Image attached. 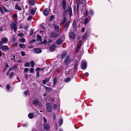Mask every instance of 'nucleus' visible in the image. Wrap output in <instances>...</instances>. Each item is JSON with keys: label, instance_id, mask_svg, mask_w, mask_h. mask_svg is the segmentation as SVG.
Listing matches in <instances>:
<instances>
[{"label": "nucleus", "instance_id": "obj_1", "mask_svg": "<svg viewBox=\"0 0 131 131\" xmlns=\"http://www.w3.org/2000/svg\"><path fill=\"white\" fill-rule=\"evenodd\" d=\"M66 2L64 1L62 2V8L63 9L64 13L65 14H67L68 13L69 14V15L70 17L72 15V8L70 7H68V9L66 10Z\"/></svg>", "mask_w": 131, "mask_h": 131}, {"label": "nucleus", "instance_id": "obj_2", "mask_svg": "<svg viewBox=\"0 0 131 131\" xmlns=\"http://www.w3.org/2000/svg\"><path fill=\"white\" fill-rule=\"evenodd\" d=\"M81 44V42H79L77 48L75 50L76 53L75 54V56H76V57L79 59H80L81 58L83 53V52L81 51L79 52Z\"/></svg>", "mask_w": 131, "mask_h": 131}, {"label": "nucleus", "instance_id": "obj_3", "mask_svg": "<svg viewBox=\"0 0 131 131\" xmlns=\"http://www.w3.org/2000/svg\"><path fill=\"white\" fill-rule=\"evenodd\" d=\"M10 26L11 29H14V32H16L17 28V21H15L12 23L10 24Z\"/></svg>", "mask_w": 131, "mask_h": 131}, {"label": "nucleus", "instance_id": "obj_4", "mask_svg": "<svg viewBox=\"0 0 131 131\" xmlns=\"http://www.w3.org/2000/svg\"><path fill=\"white\" fill-rule=\"evenodd\" d=\"M52 108L51 107V105L50 103H48L46 104V109L47 112H50L52 111Z\"/></svg>", "mask_w": 131, "mask_h": 131}, {"label": "nucleus", "instance_id": "obj_5", "mask_svg": "<svg viewBox=\"0 0 131 131\" xmlns=\"http://www.w3.org/2000/svg\"><path fill=\"white\" fill-rule=\"evenodd\" d=\"M8 40L6 37H3L1 39V40L0 41V46L3 44L6 43L8 41Z\"/></svg>", "mask_w": 131, "mask_h": 131}, {"label": "nucleus", "instance_id": "obj_6", "mask_svg": "<svg viewBox=\"0 0 131 131\" xmlns=\"http://www.w3.org/2000/svg\"><path fill=\"white\" fill-rule=\"evenodd\" d=\"M0 49L4 51L8 50L9 49L8 46L2 45H1V46H0Z\"/></svg>", "mask_w": 131, "mask_h": 131}, {"label": "nucleus", "instance_id": "obj_7", "mask_svg": "<svg viewBox=\"0 0 131 131\" xmlns=\"http://www.w3.org/2000/svg\"><path fill=\"white\" fill-rule=\"evenodd\" d=\"M73 60V59H70L69 56H68L65 59L64 62L66 64H68Z\"/></svg>", "mask_w": 131, "mask_h": 131}, {"label": "nucleus", "instance_id": "obj_8", "mask_svg": "<svg viewBox=\"0 0 131 131\" xmlns=\"http://www.w3.org/2000/svg\"><path fill=\"white\" fill-rule=\"evenodd\" d=\"M33 103L36 105L41 107L42 106V104L40 103L38 100L37 99H35L33 101Z\"/></svg>", "mask_w": 131, "mask_h": 131}, {"label": "nucleus", "instance_id": "obj_9", "mask_svg": "<svg viewBox=\"0 0 131 131\" xmlns=\"http://www.w3.org/2000/svg\"><path fill=\"white\" fill-rule=\"evenodd\" d=\"M81 68L83 70H85L87 67V63L86 62L83 61L81 63Z\"/></svg>", "mask_w": 131, "mask_h": 131}, {"label": "nucleus", "instance_id": "obj_10", "mask_svg": "<svg viewBox=\"0 0 131 131\" xmlns=\"http://www.w3.org/2000/svg\"><path fill=\"white\" fill-rule=\"evenodd\" d=\"M69 36L70 38L72 39H74L75 37L74 33L73 32H70L69 33Z\"/></svg>", "mask_w": 131, "mask_h": 131}, {"label": "nucleus", "instance_id": "obj_11", "mask_svg": "<svg viewBox=\"0 0 131 131\" xmlns=\"http://www.w3.org/2000/svg\"><path fill=\"white\" fill-rule=\"evenodd\" d=\"M58 35L59 34L56 32H52L50 36L52 38H55L57 37Z\"/></svg>", "mask_w": 131, "mask_h": 131}, {"label": "nucleus", "instance_id": "obj_12", "mask_svg": "<svg viewBox=\"0 0 131 131\" xmlns=\"http://www.w3.org/2000/svg\"><path fill=\"white\" fill-rule=\"evenodd\" d=\"M78 61L77 60H76L74 65V69L76 71H77L78 69Z\"/></svg>", "mask_w": 131, "mask_h": 131}, {"label": "nucleus", "instance_id": "obj_13", "mask_svg": "<svg viewBox=\"0 0 131 131\" xmlns=\"http://www.w3.org/2000/svg\"><path fill=\"white\" fill-rule=\"evenodd\" d=\"M34 50L36 53H39L41 52V50L39 48H35Z\"/></svg>", "mask_w": 131, "mask_h": 131}, {"label": "nucleus", "instance_id": "obj_14", "mask_svg": "<svg viewBox=\"0 0 131 131\" xmlns=\"http://www.w3.org/2000/svg\"><path fill=\"white\" fill-rule=\"evenodd\" d=\"M44 129L46 130H49V126L48 124H45L43 125Z\"/></svg>", "mask_w": 131, "mask_h": 131}, {"label": "nucleus", "instance_id": "obj_15", "mask_svg": "<svg viewBox=\"0 0 131 131\" xmlns=\"http://www.w3.org/2000/svg\"><path fill=\"white\" fill-rule=\"evenodd\" d=\"M77 26V23L75 20H74L73 21L72 26L73 29H75Z\"/></svg>", "mask_w": 131, "mask_h": 131}, {"label": "nucleus", "instance_id": "obj_16", "mask_svg": "<svg viewBox=\"0 0 131 131\" xmlns=\"http://www.w3.org/2000/svg\"><path fill=\"white\" fill-rule=\"evenodd\" d=\"M50 80V78H48L43 80L42 81V83L45 84L47 82H48Z\"/></svg>", "mask_w": 131, "mask_h": 131}, {"label": "nucleus", "instance_id": "obj_17", "mask_svg": "<svg viewBox=\"0 0 131 131\" xmlns=\"http://www.w3.org/2000/svg\"><path fill=\"white\" fill-rule=\"evenodd\" d=\"M63 19L61 22V23L60 24V25H62L64 22H65L66 20V17L65 14H63Z\"/></svg>", "mask_w": 131, "mask_h": 131}, {"label": "nucleus", "instance_id": "obj_18", "mask_svg": "<svg viewBox=\"0 0 131 131\" xmlns=\"http://www.w3.org/2000/svg\"><path fill=\"white\" fill-rule=\"evenodd\" d=\"M54 27L56 31L58 32L59 31V28L58 25L56 24H54Z\"/></svg>", "mask_w": 131, "mask_h": 131}, {"label": "nucleus", "instance_id": "obj_19", "mask_svg": "<svg viewBox=\"0 0 131 131\" xmlns=\"http://www.w3.org/2000/svg\"><path fill=\"white\" fill-rule=\"evenodd\" d=\"M62 41L61 38L57 40L56 41L58 45H60V44L62 43Z\"/></svg>", "mask_w": 131, "mask_h": 131}, {"label": "nucleus", "instance_id": "obj_20", "mask_svg": "<svg viewBox=\"0 0 131 131\" xmlns=\"http://www.w3.org/2000/svg\"><path fill=\"white\" fill-rule=\"evenodd\" d=\"M37 40L38 41H42V39L41 36L39 35H37Z\"/></svg>", "mask_w": 131, "mask_h": 131}, {"label": "nucleus", "instance_id": "obj_21", "mask_svg": "<svg viewBox=\"0 0 131 131\" xmlns=\"http://www.w3.org/2000/svg\"><path fill=\"white\" fill-rule=\"evenodd\" d=\"M55 46L54 45H51L50 47V50L51 51H53L55 49Z\"/></svg>", "mask_w": 131, "mask_h": 131}, {"label": "nucleus", "instance_id": "obj_22", "mask_svg": "<svg viewBox=\"0 0 131 131\" xmlns=\"http://www.w3.org/2000/svg\"><path fill=\"white\" fill-rule=\"evenodd\" d=\"M29 3L32 6L35 5V2L34 0H30L29 1Z\"/></svg>", "mask_w": 131, "mask_h": 131}, {"label": "nucleus", "instance_id": "obj_23", "mask_svg": "<svg viewBox=\"0 0 131 131\" xmlns=\"http://www.w3.org/2000/svg\"><path fill=\"white\" fill-rule=\"evenodd\" d=\"M19 41L23 43L25 42V39L24 38H21L19 39Z\"/></svg>", "mask_w": 131, "mask_h": 131}, {"label": "nucleus", "instance_id": "obj_24", "mask_svg": "<svg viewBox=\"0 0 131 131\" xmlns=\"http://www.w3.org/2000/svg\"><path fill=\"white\" fill-rule=\"evenodd\" d=\"M43 13L45 15H47L48 14L49 12L47 10L44 9L43 11Z\"/></svg>", "mask_w": 131, "mask_h": 131}, {"label": "nucleus", "instance_id": "obj_25", "mask_svg": "<svg viewBox=\"0 0 131 131\" xmlns=\"http://www.w3.org/2000/svg\"><path fill=\"white\" fill-rule=\"evenodd\" d=\"M15 9L19 10H21V8L19 6L16 5L15 6Z\"/></svg>", "mask_w": 131, "mask_h": 131}, {"label": "nucleus", "instance_id": "obj_26", "mask_svg": "<svg viewBox=\"0 0 131 131\" xmlns=\"http://www.w3.org/2000/svg\"><path fill=\"white\" fill-rule=\"evenodd\" d=\"M34 115L32 113H30L28 114V117L31 119L32 118L34 117Z\"/></svg>", "mask_w": 131, "mask_h": 131}, {"label": "nucleus", "instance_id": "obj_27", "mask_svg": "<svg viewBox=\"0 0 131 131\" xmlns=\"http://www.w3.org/2000/svg\"><path fill=\"white\" fill-rule=\"evenodd\" d=\"M35 12L36 10L34 9H31L30 10L31 13V14L32 15H34L35 14Z\"/></svg>", "mask_w": 131, "mask_h": 131}, {"label": "nucleus", "instance_id": "obj_28", "mask_svg": "<svg viewBox=\"0 0 131 131\" xmlns=\"http://www.w3.org/2000/svg\"><path fill=\"white\" fill-rule=\"evenodd\" d=\"M70 23V21H68V22H67L65 25L64 27V28H66L67 27V29H68Z\"/></svg>", "mask_w": 131, "mask_h": 131}, {"label": "nucleus", "instance_id": "obj_29", "mask_svg": "<svg viewBox=\"0 0 131 131\" xmlns=\"http://www.w3.org/2000/svg\"><path fill=\"white\" fill-rule=\"evenodd\" d=\"M19 46L21 48H24L25 47V45L23 44L19 43Z\"/></svg>", "mask_w": 131, "mask_h": 131}, {"label": "nucleus", "instance_id": "obj_30", "mask_svg": "<svg viewBox=\"0 0 131 131\" xmlns=\"http://www.w3.org/2000/svg\"><path fill=\"white\" fill-rule=\"evenodd\" d=\"M71 80V78H67L65 79L64 80V81L66 82H69Z\"/></svg>", "mask_w": 131, "mask_h": 131}, {"label": "nucleus", "instance_id": "obj_31", "mask_svg": "<svg viewBox=\"0 0 131 131\" xmlns=\"http://www.w3.org/2000/svg\"><path fill=\"white\" fill-rule=\"evenodd\" d=\"M88 22V18L86 17L85 18V21L84 23L85 24H86Z\"/></svg>", "mask_w": 131, "mask_h": 131}, {"label": "nucleus", "instance_id": "obj_32", "mask_svg": "<svg viewBox=\"0 0 131 131\" xmlns=\"http://www.w3.org/2000/svg\"><path fill=\"white\" fill-rule=\"evenodd\" d=\"M17 35L20 37H22L24 36V33L22 32L18 33Z\"/></svg>", "mask_w": 131, "mask_h": 131}, {"label": "nucleus", "instance_id": "obj_33", "mask_svg": "<svg viewBox=\"0 0 131 131\" xmlns=\"http://www.w3.org/2000/svg\"><path fill=\"white\" fill-rule=\"evenodd\" d=\"M12 69H13V68H10L8 70V71L7 72V75H9V74L10 73V72L12 70Z\"/></svg>", "mask_w": 131, "mask_h": 131}, {"label": "nucleus", "instance_id": "obj_34", "mask_svg": "<svg viewBox=\"0 0 131 131\" xmlns=\"http://www.w3.org/2000/svg\"><path fill=\"white\" fill-rule=\"evenodd\" d=\"M30 64L31 65V67H34V66L35 63L33 61H32L30 62Z\"/></svg>", "mask_w": 131, "mask_h": 131}, {"label": "nucleus", "instance_id": "obj_35", "mask_svg": "<svg viewBox=\"0 0 131 131\" xmlns=\"http://www.w3.org/2000/svg\"><path fill=\"white\" fill-rule=\"evenodd\" d=\"M45 88L46 89V90L47 91H49L50 90H51V89H52L51 88H48V87H46V86H45Z\"/></svg>", "mask_w": 131, "mask_h": 131}, {"label": "nucleus", "instance_id": "obj_36", "mask_svg": "<svg viewBox=\"0 0 131 131\" xmlns=\"http://www.w3.org/2000/svg\"><path fill=\"white\" fill-rule=\"evenodd\" d=\"M14 72H12L9 75V78H12L13 76L14 75Z\"/></svg>", "mask_w": 131, "mask_h": 131}, {"label": "nucleus", "instance_id": "obj_37", "mask_svg": "<svg viewBox=\"0 0 131 131\" xmlns=\"http://www.w3.org/2000/svg\"><path fill=\"white\" fill-rule=\"evenodd\" d=\"M89 12L90 14L91 15H93L94 13L93 11L91 9L89 10Z\"/></svg>", "mask_w": 131, "mask_h": 131}, {"label": "nucleus", "instance_id": "obj_38", "mask_svg": "<svg viewBox=\"0 0 131 131\" xmlns=\"http://www.w3.org/2000/svg\"><path fill=\"white\" fill-rule=\"evenodd\" d=\"M63 123V120L62 119H60V120L59 122V126L61 125Z\"/></svg>", "mask_w": 131, "mask_h": 131}, {"label": "nucleus", "instance_id": "obj_39", "mask_svg": "<svg viewBox=\"0 0 131 131\" xmlns=\"http://www.w3.org/2000/svg\"><path fill=\"white\" fill-rule=\"evenodd\" d=\"M25 75V77L26 79L27 80L28 79V77L29 76L26 73H24Z\"/></svg>", "mask_w": 131, "mask_h": 131}, {"label": "nucleus", "instance_id": "obj_40", "mask_svg": "<svg viewBox=\"0 0 131 131\" xmlns=\"http://www.w3.org/2000/svg\"><path fill=\"white\" fill-rule=\"evenodd\" d=\"M47 42V40L45 39L44 40V41L43 42L41 41V43H40V45L42 44H43Z\"/></svg>", "mask_w": 131, "mask_h": 131}, {"label": "nucleus", "instance_id": "obj_41", "mask_svg": "<svg viewBox=\"0 0 131 131\" xmlns=\"http://www.w3.org/2000/svg\"><path fill=\"white\" fill-rule=\"evenodd\" d=\"M34 71V69L33 68H31L30 69V72L31 73H32Z\"/></svg>", "mask_w": 131, "mask_h": 131}, {"label": "nucleus", "instance_id": "obj_42", "mask_svg": "<svg viewBox=\"0 0 131 131\" xmlns=\"http://www.w3.org/2000/svg\"><path fill=\"white\" fill-rule=\"evenodd\" d=\"M6 89L7 90L9 91L10 89V86L8 84H7L6 85Z\"/></svg>", "mask_w": 131, "mask_h": 131}, {"label": "nucleus", "instance_id": "obj_43", "mask_svg": "<svg viewBox=\"0 0 131 131\" xmlns=\"http://www.w3.org/2000/svg\"><path fill=\"white\" fill-rule=\"evenodd\" d=\"M29 92V90H27L26 91H25L24 92V94L25 95L27 96L28 95Z\"/></svg>", "mask_w": 131, "mask_h": 131}, {"label": "nucleus", "instance_id": "obj_44", "mask_svg": "<svg viewBox=\"0 0 131 131\" xmlns=\"http://www.w3.org/2000/svg\"><path fill=\"white\" fill-rule=\"evenodd\" d=\"M30 65V63H29L27 62H26V64L25 65V66L26 67H28Z\"/></svg>", "mask_w": 131, "mask_h": 131}, {"label": "nucleus", "instance_id": "obj_45", "mask_svg": "<svg viewBox=\"0 0 131 131\" xmlns=\"http://www.w3.org/2000/svg\"><path fill=\"white\" fill-rule=\"evenodd\" d=\"M21 54L22 56H24L25 55V52L23 51H22L21 52Z\"/></svg>", "mask_w": 131, "mask_h": 131}, {"label": "nucleus", "instance_id": "obj_46", "mask_svg": "<svg viewBox=\"0 0 131 131\" xmlns=\"http://www.w3.org/2000/svg\"><path fill=\"white\" fill-rule=\"evenodd\" d=\"M0 11L1 12V13L2 14H4V11L3 10V9L2 8L0 7Z\"/></svg>", "mask_w": 131, "mask_h": 131}, {"label": "nucleus", "instance_id": "obj_47", "mask_svg": "<svg viewBox=\"0 0 131 131\" xmlns=\"http://www.w3.org/2000/svg\"><path fill=\"white\" fill-rule=\"evenodd\" d=\"M29 69L28 68H25L24 70V71L25 72H27L29 70Z\"/></svg>", "mask_w": 131, "mask_h": 131}, {"label": "nucleus", "instance_id": "obj_48", "mask_svg": "<svg viewBox=\"0 0 131 131\" xmlns=\"http://www.w3.org/2000/svg\"><path fill=\"white\" fill-rule=\"evenodd\" d=\"M57 107V105L56 104H54L53 105V107L54 109H55Z\"/></svg>", "mask_w": 131, "mask_h": 131}, {"label": "nucleus", "instance_id": "obj_49", "mask_svg": "<svg viewBox=\"0 0 131 131\" xmlns=\"http://www.w3.org/2000/svg\"><path fill=\"white\" fill-rule=\"evenodd\" d=\"M32 18V17L31 16H30L29 17H28V20H30Z\"/></svg>", "mask_w": 131, "mask_h": 131}, {"label": "nucleus", "instance_id": "obj_50", "mask_svg": "<svg viewBox=\"0 0 131 131\" xmlns=\"http://www.w3.org/2000/svg\"><path fill=\"white\" fill-rule=\"evenodd\" d=\"M43 120L44 122V123H46L47 122V120H46V118L45 117H43Z\"/></svg>", "mask_w": 131, "mask_h": 131}, {"label": "nucleus", "instance_id": "obj_51", "mask_svg": "<svg viewBox=\"0 0 131 131\" xmlns=\"http://www.w3.org/2000/svg\"><path fill=\"white\" fill-rule=\"evenodd\" d=\"M35 40H32L30 41V43L31 44H32L33 42H35Z\"/></svg>", "mask_w": 131, "mask_h": 131}, {"label": "nucleus", "instance_id": "obj_52", "mask_svg": "<svg viewBox=\"0 0 131 131\" xmlns=\"http://www.w3.org/2000/svg\"><path fill=\"white\" fill-rule=\"evenodd\" d=\"M36 76L37 77H38L39 76V71H37V72Z\"/></svg>", "mask_w": 131, "mask_h": 131}, {"label": "nucleus", "instance_id": "obj_53", "mask_svg": "<svg viewBox=\"0 0 131 131\" xmlns=\"http://www.w3.org/2000/svg\"><path fill=\"white\" fill-rule=\"evenodd\" d=\"M41 70V68H36V71H38L39 70Z\"/></svg>", "mask_w": 131, "mask_h": 131}, {"label": "nucleus", "instance_id": "obj_54", "mask_svg": "<svg viewBox=\"0 0 131 131\" xmlns=\"http://www.w3.org/2000/svg\"><path fill=\"white\" fill-rule=\"evenodd\" d=\"M85 30V28L84 27H83L81 30V32H84Z\"/></svg>", "mask_w": 131, "mask_h": 131}, {"label": "nucleus", "instance_id": "obj_55", "mask_svg": "<svg viewBox=\"0 0 131 131\" xmlns=\"http://www.w3.org/2000/svg\"><path fill=\"white\" fill-rule=\"evenodd\" d=\"M13 17L14 18H17V15L16 14H15L13 15Z\"/></svg>", "mask_w": 131, "mask_h": 131}, {"label": "nucleus", "instance_id": "obj_56", "mask_svg": "<svg viewBox=\"0 0 131 131\" xmlns=\"http://www.w3.org/2000/svg\"><path fill=\"white\" fill-rule=\"evenodd\" d=\"M57 82V80L56 79H54L53 80V83L56 84Z\"/></svg>", "mask_w": 131, "mask_h": 131}, {"label": "nucleus", "instance_id": "obj_57", "mask_svg": "<svg viewBox=\"0 0 131 131\" xmlns=\"http://www.w3.org/2000/svg\"><path fill=\"white\" fill-rule=\"evenodd\" d=\"M85 75L86 77H88L89 75V74L88 72H86L85 74Z\"/></svg>", "mask_w": 131, "mask_h": 131}, {"label": "nucleus", "instance_id": "obj_58", "mask_svg": "<svg viewBox=\"0 0 131 131\" xmlns=\"http://www.w3.org/2000/svg\"><path fill=\"white\" fill-rule=\"evenodd\" d=\"M28 28V26H25L24 27V29L25 30H27V29Z\"/></svg>", "mask_w": 131, "mask_h": 131}, {"label": "nucleus", "instance_id": "obj_59", "mask_svg": "<svg viewBox=\"0 0 131 131\" xmlns=\"http://www.w3.org/2000/svg\"><path fill=\"white\" fill-rule=\"evenodd\" d=\"M4 11L6 12H9V11L6 8L4 9Z\"/></svg>", "mask_w": 131, "mask_h": 131}, {"label": "nucleus", "instance_id": "obj_60", "mask_svg": "<svg viewBox=\"0 0 131 131\" xmlns=\"http://www.w3.org/2000/svg\"><path fill=\"white\" fill-rule=\"evenodd\" d=\"M14 45L15 46H16V47H17V45H18V44L17 43H15L14 44Z\"/></svg>", "mask_w": 131, "mask_h": 131}, {"label": "nucleus", "instance_id": "obj_61", "mask_svg": "<svg viewBox=\"0 0 131 131\" xmlns=\"http://www.w3.org/2000/svg\"><path fill=\"white\" fill-rule=\"evenodd\" d=\"M22 126L23 127H25L26 126H27V124H24L22 125Z\"/></svg>", "mask_w": 131, "mask_h": 131}, {"label": "nucleus", "instance_id": "obj_62", "mask_svg": "<svg viewBox=\"0 0 131 131\" xmlns=\"http://www.w3.org/2000/svg\"><path fill=\"white\" fill-rule=\"evenodd\" d=\"M5 67H9V65L8 64H5Z\"/></svg>", "mask_w": 131, "mask_h": 131}, {"label": "nucleus", "instance_id": "obj_63", "mask_svg": "<svg viewBox=\"0 0 131 131\" xmlns=\"http://www.w3.org/2000/svg\"><path fill=\"white\" fill-rule=\"evenodd\" d=\"M52 41V40L51 39H49L48 42H51Z\"/></svg>", "mask_w": 131, "mask_h": 131}, {"label": "nucleus", "instance_id": "obj_64", "mask_svg": "<svg viewBox=\"0 0 131 131\" xmlns=\"http://www.w3.org/2000/svg\"><path fill=\"white\" fill-rule=\"evenodd\" d=\"M23 27V25L21 24L20 25V28H22Z\"/></svg>", "mask_w": 131, "mask_h": 131}]
</instances>
